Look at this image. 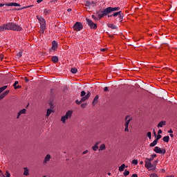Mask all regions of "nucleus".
<instances>
[{"mask_svg": "<svg viewBox=\"0 0 177 177\" xmlns=\"http://www.w3.org/2000/svg\"><path fill=\"white\" fill-rule=\"evenodd\" d=\"M84 26H82V24H81L80 22H76L73 26V30L75 31H81V30H82Z\"/></svg>", "mask_w": 177, "mask_h": 177, "instance_id": "obj_7", "label": "nucleus"}, {"mask_svg": "<svg viewBox=\"0 0 177 177\" xmlns=\"http://www.w3.org/2000/svg\"><path fill=\"white\" fill-rule=\"evenodd\" d=\"M5 175H6V177H10V174L8 171L6 172Z\"/></svg>", "mask_w": 177, "mask_h": 177, "instance_id": "obj_45", "label": "nucleus"}, {"mask_svg": "<svg viewBox=\"0 0 177 177\" xmlns=\"http://www.w3.org/2000/svg\"><path fill=\"white\" fill-rule=\"evenodd\" d=\"M154 159L153 158H145V161H148L149 162H151V161H153Z\"/></svg>", "mask_w": 177, "mask_h": 177, "instance_id": "obj_33", "label": "nucleus"}, {"mask_svg": "<svg viewBox=\"0 0 177 177\" xmlns=\"http://www.w3.org/2000/svg\"><path fill=\"white\" fill-rule=\"evenodd\" d=\"M157 143H158V141H157V140H155L153 142L150 144V147H154V146H156Z\"/></svg>", "mask_w": 177, "mask_h": 177, "instance_id": "obj_25", "label": "nucleus"}, {"mask_svg": "<svg viewBox=\"0 0 177 177\" xmlns=\"http://www.w3.org/2000/svg\"><path fill=\"white\" fill-rule=\"evenodd\" d=\"M78 70L77 69V68H72L71 69V72L72 73V74H77Z\"/></svg>", "mask_w": 177, "mask_h": 177, "instance_id": "obj_23", "label": "nucleus"}, {"mask_svg": "<svg viewBox=\"0 0 177 177\" xmlns=\"http://www.w3.org/2000/svg\"><path fill=\"white\" fill-rule=\"evenodd\" d=\"M163 141L166 143H168L169 142V136H165L163 137Z\"/></svg>", "mask_w": 177, "mask_h": 177, "instance_id": "obj_27", "label": "nucleus"}, {"mask_svg": "<svg viewBox=\"0 0 177 177\" xmlns=\"http://www.w3.org/2000/svg\"><path fill=\"white\" fill-rule=\"evenodd\" d=\"M117 10H120V8H118V7H115V8L108 7L106 9H104V10H99L97 12V17L99 19H102V17H104V16H107V15H109V13H111V12H115Z\"/></svg>", "mask_w": 177, "mask_h": 177, "instance_id": "obj_1", "label": "nucleus"}, {"mask_svg": "<svg viewBox=\"0 0 177 177\" xmlns=\"http://www.w3.org/2000/svg\"><path fill=\"white\" fill-rule=\"evenodd\" d=\"M166 177H174V175L167 176Z\"/></svg>", "mask_w": 177, "mask_h": 177, "instance_id": "obj_61", "label": "nucleus"}, {"mask_svg": "<svg viewBox=\"0 0 177 177\" xmlns=\"http://www.w3.org/2000/svg\"><path fill=\"white\" fill-rule=\"evenodd\" d=\"M100 143V142H97L95 145L97 146Z\"/></svg>", "mask_w": 177, "mask_h": 177, "instance_id": "obj_60", "label": "nucleus"}, {"mask_svg": "<svg viewBox=\"0 0 177 177\" xmlns=\"http://www.w3.org/2000/svg\"><path fill=\"white\" fill-rule=\"evenodd\" d=\"M88 98H87V97H86V95H85L84 97H82L81 102H85V100H88Z\"/></svg>", "mask_w": 177, "mask_h": 177, "instance_id": "obj_35", "label": "nucleus"}, {"mask_svg": "<svg viewBox=\"0 0 177 177\" xmlns=\"http://www.w3.org/2000/svg\"><path fill=\"white\" fill-rule=\"evenodd\" d=\"M6 30H9L8 24H4L0 26V32H2Z\"/></svg>", "mask_w": 177, "mask_h": 177, "instance_id": "obj_10", "label": "nucleus"}, {"mask_svg": "<svg viewBox=\"0 0 177 177\" xmlns=\"http://www.w3.org/2000/svg\"><path fill=\"white\" fill-rule=\"evenodd\" d=\"M86 21L90 28H91L92 30H96L97 28V25L93 23V21L90 19L86 18Z\"/></svg>", "mask_w": 177, "mask_h": 177, "instance_id": "obj_6", "label": "nucleus"}, {"mask_svg": "<svg viewBox=\"0 0 177 177\" xmlns=\"http://www.w3.org/2000/svg\"><path fill=\"white\" fill-rule=\"evenodd\" d=\"M50 12H51L50 10L47 9V8L44 9V15L45 16H48V15H50Z\"/></svg>", "mask_w": 177, "mask_h": 177, "instance_id": "obj_20", "label": "nucleus"}, {"mask_svg": "<svg viewBox=\"0 0 177 177\" xmlns=\"http://www.w3.org/2000/svg\"><path fill=\"white\" fill-rule=\"evenodd\" d=\"M147 136H148V138H149V139H151V132H148Z\"/></svg>", "mask_w": 177, "mask_h": 177, "instance_id": "obj_48", "label": "nucleus"}, {"mask_svg": "<svg viewBox=\"0 0 177 177\" xmlns=\"http://www.w3.org/2000/svg\"><path fill=\"white\" fill-rule=\"evenodd\" d=\"M71 8H68V10H67V12H71Z\"/></svg>", "mask_w": 177, "mask_h": 177, "instance_id": "obj_59", "label": "nucleus"}, {"mask_svg": "<svg viewBox=\"0 0 177 177\" xmlns=\"http://www.w3.org/2000/svg\"><path fill=\"white\" fill-rule=\"evenodd\" d=\"M23 55V52L22 51H19L17 54V56L20 58L21 57V56Z\"/></svg>", "mask_w": 177, "mask_h": 177, "instance_id": "obj_32", "label": "nucleus"}, {"mask_svg": "<svg viewBox=\"0 0 177 177\" xmlns=\"http://www.w3.org/2000/svg\"><path fill=\"white\" fill-rule=\"evenodd\" d=\"M85 95H86V93L85 92V91H82L81 92L80 96L81 97H83V96H85Z\"/></svg>", "mask_w": 177, "mask_h": 177, "instance_id": "obj_37", "label": "nucleus"}, {"mask_svg": "<svg viewBox=\"0 0 177 177\" xmlns=\"http://www.w3.org/2000/svg\"><path fill=\"white\" fill-rule=\"evenodd\" d=\"M165 124H166V122H165V121H161V122H160L158 124L157 127H158V128H162V126H163V125H165Z\"/></svg>", "mask_w": 177, "mask_h": 177, "instance_id": "obj_18", "label": "nucleus"}, {"mask_svg": "<svg viewBox=\"0 0 177 177\" xmlns=\"http://www.w3.org/2000/svg\"><path fill=\"white\" fill-rule=\"evenodd\" d=\"M128 175H129V171L125 170L124 172V176H128Z\"/></svg>", "mask_w": 177, "mask_h": 177, "instance_id": "obj_34", "label": "nucleus"}, {"mask_svg": "<svg viewBox=\"0 0 177 177\" xmlns=\"http://www.w3.org/2000/svg\"><path fill=\"white\" fill-rule=\"evenodd\" d=\"M9 92H10V91L6 90L3 93H2L0 95V100H2V99H4V97H6V96H8V95H9Z\"/></svg>", "mask_w": 177, "mask_h": 177, "instance_id": "obj_11", "label": "nucleus"}, {"mask_svg": "<svg viewBox=\"0 0 177 177\" xmlns=\"http://www.w3.org/2000/svg\"><path fill=\"white\" fill-rule=\"evenodd\" d=\"M155 165L151 164V162H148L147 160H145V168H147V169H150L151 171L156 169V164H157V160L154 162Z\"/></svg>", "mask_w": 177, "mask_h": 177, "instance_id": "obj_5", "label": "nucleus"}, {"mask_svg": "<svg viewBox=\"0 0 177 177\" xmlns=\"http://www.w3.org/2000/svg\"><path fill=\"white\" fill-rule=\"evenodd\" d=\"M160 139H161V135L158 134L156 137V139H155V140L158 142V140H160Z\"/></svg>", "mask_w": 177, "mask_h": 177, "instance_id": "obj_41", "label": "nucleus"}, {"mask_svg": "<svg viewBox=\"0 0 177 177\" xmlns=\"http://www.w3.org/2000/svg\"><path fill=\"white\" fill-rule=\"evenodd\" d=\"M86 153H88V151H85L83 152V154H86Z\"/></svg>", "mask_w": 177, "mask_h": 177, "instance_id": "obj_62", "label": "nucleus"}, {"mask_svg": "<svg viewBox=\"0 0 177 177\" xmlns=\"http://www.w3.org/2000/svg\"><path fill=\"white\" fill-rule=\"evenodd\" d=\"M120 13H121V11L116 12H114V13H113L112 15H111V16H113V17H115L118 16Z\"/></svg>", "mask_w": 177, "mask_h": 177, "instance_id": "obj_30", "label": "nucleus"}, {"mask_svg": "<svg viewBox=\"0 0 177 177\" xmlns=\"http://www.w3.org/2000/svg\"><path fill=\"white\" fill-rule=\"evenodd\" d=\"M131 177H138V174H133Z\"/></svg>", "mask_w": 177, "mask_h": 177, "instance_id": "obj_55", "label": "nucleus"}, {"mask_svg": "<svg viewBox=\"0 0 177 177\" xmlns=\"http://www.w3.org/2000/svg\"><path fill=\"white\" fill-rule=\"evenodd\" d=\"M104 92H107V91H109V87L107 86L104 87Z\"/></svg>", "mask_w": 177, "mask_h": 177, "instance_id": "obj_51", "label": "nucleus"}, {"mask_svg": "<svg viewBox=\"0 0 177 177\" xmlns=\"http://www.w3.org/2000/svg\"><path fill=\"white\" fill-rule=\"evenodd\" d=\"M168 132L169 133H172V130H169Z\"/></svg>", "mask_w": 177, "mask_h": 177, "instance_id": "obj_64", "label": "nucleus"}, {"mask_svg": "<svg viewBox=\"0 0 177 177\" xmlns=\"http://www.w3.org/2000/svg\"><path fill=\"white\" fill-rule=\"evenodd\" d=\"M37 20H39V22L40 24V30L39 32L40 34H44L45 32V30H46V21H45V19H44L42 17L37 16Z\"/></svg>", "mask_w": 177, "mask_h": 177, "instance_id": "obj_2", "label": "nucleus"}, {"mask_svg": "<svg viewBox=\"0 0 177 177\" xmlns=\"http://www.w3.org/2000/svg\"><path fill=\"white\" fill-rule=\"evenodd\" d=\"M26 113H27V110H26V109H21V110L19 111V112L18 113L17 118V119L20 118V115H21V114H26Z\"/></svg>", "mask_w": 177, "mask_h": 177, "instance_id": "obj_13", "label": "nucleus"}, {"mask_svg": "<svg viewBox=\"0 0 177 177\" xmlns=\"http://www.w3.org/2000/svg\"><path fill=\"white\" fill-rule=\"evenodd\" d=\"M97 100H99V95H96L94 99H93V101L92 102V104L93 106H95V104H97Z\"/></svg>", "mask_w": 177, "mask_h": 177, "instance_id": "obj_16", "label": "nucleus"}, {"mask_svg": "<svg viewBox=\"0 0 177 177\" xmlns=\"http://www.w3.org/2000/svg\"><path fill=\"white\" fill-rule=\"evenodd\" d=\"M9 92H10V91L6 90L3 93H2L0 95V100H2V99H4V97H6V96H8V95H9Z\"/></svg>", "mask_w": 177, "mask_h": 177, "instance_id": "obj_12", "label": "nucleus"}, {"mask_svg": "<svg viewBox=\"0 0 177 177\" xmlns=\"http://www.w3.org/2000/svg\"><path fill=\"white\" fill-rule=\"evenodd\" d=\"M50 114H52V109H47V113L46 115V117H49V115H50Z\"/></svg>", "mask_w": 177, "mask_h": 177, "instance_id": "obj_29", "label": "nucleus"}, {"mask_svg": "<svg viewBox=\"0 0 177 177\" xmlns=\"http://www.w3.org/2000/svg\"><path fill=\"white\" fill-rule=\"evenodd\" d=\"M153 151H155V153H157L158 154H165V153H167L165 149H161V148L158 147H155Z\"/></svg>", "mask_w": 177, "mask_h": 177, "instance_id": "obj_8", "label": "nucleus"}, {"mask_svg": "<svg viewBox=\"0 0 177 177\" xmlns=\"http://www.w3.org/2000/svg\"><path fill=\"white\" fill-rule=\"evenodd\" d=\"M49 160H50V155L48 154L44 159V163L46 164Z\"/></svg>", "mask_w": 177, "mask_h": 177, "instance_id": "obj_21", "label": "nucleus"}, {"mask_svg": "<svg viewBox=\"0 0 177 177\" xmlns=\"http://www.w3.org/2000/svg\"><path fill=\"white\" fill-rule=\"evenodd\" d=\"M24 80L26 81V82H28L30 81L28 78H27V77H24Z\"/></svg>", "mask_w": 177, "mask_h": 177, "instance_id": "obj_52", "label": "nucleus"}, {"mask_svg": "<svg viewBox=\"0 0 177 177\" xmlns=\"http://www.w3.org/2000/svg\"><path fill=\"white\" fill-rule=\"evenodd\" d=\"M8 30H11L12 31H22L23 28L17 24L10 22L8 23Z\"/></svg>", "mask_w": 177, "mask_h": 177, "instance_id": "obj_3", "label": "nucleus"}, {"mask_svg": "<svg viewBox=\"0 0 177 177\" xmlns=\"http://www.w3.org/2000/svg\"><path fill=\"white\" fill-rule=\"evenodd\" d=\"M51 60L53 63H57V62H59V57H57V56H53L51 57Z\"/></svg>", "mask_w": 177, "mask_h": 177, "instance_id": "obj_19", "label": "nucleus"}, {"mask_svg": "<svg viewBox=\"0 0 177 177\" xmlns=\"http://www.w3.org/2000/svg\"><path fill=\"white\" fill-rule=\"evenodd\" d=\"M126 122H125V129H124V132H129V129H128V127L129 125V123L131 122V118L129 117V115H127L126 116Z\"/></svg>", "mask_w": 177, "mask_h": 177, "instance_id": "obj_9", "label": "nucleus"}, {"mask_svg": "<svg viewBox=\"0 0 177 177\" xmlns=\"http://www.w3.org/2000/svg\"><path fill=\"white\" fill-rule=\"evenodd\" d=\"M24 175H25V176H28L29 175L28 169L27 167H24Z\"/></svg>", "mask_w": 177, "mask_h": 177, "instance_id": "obj_22", "label": "nucleus"}, {"mask_svg": "<svg viewBox=\"0 0 177 177\" xmlns=\"http://www.w3.org/2000/svg\"><path fill=\"white\" fill-rule=\"evenodd\" d=\"M150 177H158V175H157L156 174H151L149 176Z\"/></svg>", "mask_w": 177, "mask_h": 177, "instance_id": "obj_44", "label": "nucleus"}, {"mask_svg": "<svg viewBox=\"0 0 177 177\" xmlns=\"http://www.w3.org/2000/svg\"><path fill=\"white\" fill-rule=\"evenodd\" d=\"M118 21H120V23H122V19H124V15L122 13H120V15H118Z\"/></svg>", "mask_w": 177, "mask_h": 177, "instance_id": "obj_17", "label": "nucleus"}, {"mask_svg": "<svg viewBox=\"0 0 177 177\" xmlns=\"http://www.w3.org/2000/svg\"><path fill=\"white\" fill-rule=\"evenodd\" d=\"M151 157L154 160V158H156V157H157V154L154 153L151 155Z\"/></svg>", "mask_w": 177, "mask_h": 177, "instance_id": "obj_49", "label": "nucleus"}, {"mask_svg": "<svg viewBox=\"0 0 177 177\" xmlns=\"http://www.w3.org/2000/svg\"><path fill=\"white\" fill-rule=\"evenodd\" d=\"M104 50H106V49H104V48H101V52H104Z\"/></svg>", "mask_w": 177, "mask_h": 177, "instance_id": "obj_58", "label": "nucleus"}, {"mask_svg": "<svg viewBox=\"0 0 177 177\" xmlns=\"http://www.w3.org/2000/svg\"><path fill=\"white\" fill-rule=\"evenodd\" d=\"M52 49L53 50H56L57 49V46H58V44H57V41H53V42H52Z\"/></svg>", "mask_w": 177, "mask_h": 177, "instance_id": "obj_14", "label": "nucleus"}, {"mask_svg": "<svg viewBox=\"0 0 177 177\" xmlns=\"http://www.w3.org/2000/svg\"><path fill=\"white\" fill-rule=\"evenodd\" d=\"M92 19H93V20H100L99 18L96 17L95 15H92Z\"/></svg>", "mask_w": 177, "mask_h": 177, "instance_id": "obj_46", "label": "nucleus"}, {"mask_svg": "<svg viewBox=\"0 0 177 177\" xmlns=\"http://www.w3.org/2000/svg\"><path fill=\"white\" fill-rule=\"evenodd\" d=\"M19 84V82H17V81H15V83H14V84H13V86L15 87V86H17V84Z\"/></svg>", "mask_w": 177, "mask_h": 177, "instance_id": "obj_50", "label": "nucleus"}, {"mask_svg": "<svg viewBox=\"0 0 177 177\" xmlns=\"http://www.w3.org/2000/svg\"><path fill=\"white\" fill-rule=\"evenodd\" d=\"M20 88H21V86H20V85L15 86H14V88H15V89H20Z\"/></svg>", "mask_w": 177, "mask_h": 177, "instance_id": "obj_47", "label": "nucleus"}, {"mask_svg": "<svg viewBox=\"0 0 177 177\" xmlns=\"http://www.w3.org/2000/svg\"><path fill=\"white\" fill-rule=\"evenodd\" d=\"M44 0H37V3H41V2H42Z\"/></svg>", "mask_w": 177, "mask_h": 177, "instance_id": "obj_56", "label": "nucleus"}, {"mask_svg": "<svg viewBox=\"0 0 177 177\" xmlns=\"http://www.w3.org/2000/svg\"><path fill=\"white\" fill-rule=\"evenodd\" d=\"M104 149H106V145L104 144H102L100 146V150H104Z\"/></svg>", "mask_w": 177, "mask_h": 177, "instance_id": "obj_31", "label": "nucleus"}, {"mask_svg": "<svg viewBox=\"0 0 177 177\" xmlns=\"http://www.w3.org/2000/svg\"><path fill=\"white\" fill-rule=\"evenodd\" d=\"M6 6H20V4L17 3H6Z\"/></svg>", "mask_w": 177, "mask_h": 177, "instance_id": "obj_15", "label": "nucleus"}, {"mask_svg": "<svg viewBox=\"0 0 177 177\" xmlns=\"http://www.w3.org/2000/svg\"><path fill=\"white\" fill-rule=\"evenodd\" d=\"M125 169V164H122L120 167H119V171L122 172Z\"/></svg>", "mask_w": 177, "mask_h": 177, "instance_id": "obj_24", "label": "nucleus"}, {"mask_svg": "<svg viewBox=\"0 0 177 177\" xmlns=\"http://www.w3.org/2000/svg\"><path fill=\"white\" fill-rule=\"evenodd\" d=\"M158 133V135H160V133H162V131L161 129H159Z\"/></svg>", "mask_w": 177, "mask_h": 177, "instance_id": "obj_54", "label": "nucleus"}, {"mask_svg": "<svg viewBox=\"0 0 177 177\" xmlns=\"http://www.w3.org/2000/svg\"><path fill=\"white\" fill-rule=\"evenodd\" d=\"M75 103H76V104H81L82 103V101H81V100H77L75 101Z\"/></svg>", "mask_w": 177, "mask_h": 177, "instance_id": "obj_43", "label": "nucleus"}, {"mask_svg": "<svg viewBox=\"0 0 177 177\" xmlns=\"http://www.w3.org/2000/svg\"><path fill=\"white\" fill-rule=\"evenodd\" d=\"M91 6H92L93 8H95V6H96V2H94V1L91 2Z\"/></svg>", "mask_w": 177, "mask_h": 177, "instance_id": "obj_40", "label": "nucleus"}, {"mask_svg": "<svg viewBox=\"0 0 177 177\" xmlns=\"http://www.w3.org/2000/svg\"><path fill=\"white\" fill-rule=\"evenodd\" d=\"M8 86H3L2 87L0 88V93H2V92H3V91H5L6 89H7Z\"/></svg>", "mask_w": 177, "mask_h": 177, "instance_id": "obj_28", "label": "nucleus"}, {"mask_svg": "<svg viewBox=\"0 0 177 177\" xmlns=\"http://www.w3.org/2000/svg\"><path fill=\"white\" fill-rule=\"evenodd\" d=\"M73 115V111H68L64 116H62L61 118L62 122L63 124H66V120H68V118H71V116Z\"/></svg>", "mask_w": 177, "mask_h": 177, "instance_id": "obj_4", "label": "nucleus"}, {"mask_svg": "<svg viewBox=\"0 0 177 177\" xmlns=\"http://www.w3.org/2000/svg\"><path fill=\"white\" fill-rule=\"evenodd\" d=\"M85 6H88V8H91V1H86L85 3Z\"/></svg>", "mask_w": 177, "mask_h": 177, "instance_id": "obj_38", "label": "nucleus"}, {"mask_svg": "<svg viewBox=\"0 0 177 177\" xmlns=\"http://www.w3.org/2000/svg\"><path fill=\"white\" fill-rule=\"evenodd\" d=\"M2 6H6V3H0V8H2Z\"/></svg>", "mask_w": 177, "mask_h": 177, "instance_id": "obj_53", "label": "nucleus"}, {"mask_svg": "<svg viewBox=\"0 0 177 177\" xmlns=\"http://www.w3.org/2000/svg\"><path fill=\"white\" fill-rule=\"evenodd\" d=\"M86 106V104H82L81 107H85Z\"/></svg>", "mask_w": 177, "mask_h": 177, "instance_id": "obj_57", "label": "nucleus"}, {"mask_svg": "<svg viewBox=\"0 0 177 177\" xmlns=\"http://www.w3.org/2000/svg\"><path fill=\"white\" fill-rule=\"evenodd\" d=\"M132 164H134V165H138V160L136 159L133 160Z\"/></svg>", "mask_w": 177, "mask_h": 177, "instance_id": "obj_39", "label": "nucleus"}, {"mask_svg": "<svg viewBox=\"0 0 177 177\" xmlns=\"http://www.w3.org/2000/svg\"><path fill=\"white\" fill-rule=\"evenodd\" d=\"M140 165H142L143 161H140Z\"/></svg>", "mask_w": 177, "mask_h": 177, "instance_id": "obj_63", "label": "nucleus"}, {"mask_svg": "<svg viewBox=\"0 0 177 177\" xmlns=\"http://www.w3.org/2000/svg\"><path fill=\"white\" fill-rule=\"evenodd\" d=\"M99 149V147H97V145H94L93 147V150H94V151H96L97 149Z\"/></svg>", "mask_w": 177, "mask_h": 177, "instance_id": "obj_36", "label": "nucleus"}, {"mask_svg": "<svg viewBox=\"0 0 177 177\" xmlns=\"http://www.w3.org/2000/svg\"><path fill=\"white\" fill-rule=\"evenodd\" d=\"M108 27H109L110 28H112V30H115V28H117V26H115V25L113 24H109L108 25Z\"/></svg>", "mask_w": 177, "mask_h": 177, "instance_id": "obj_26", "label": "nucleus"}, {"mask_svg": "<svg viewBox=\"0 0 177 177\" xmlns=\"http://www.w3.org/2000/svg\"><path fill=\"white\" fill-rule=\"evenodd\" d=\"M86 97L87 99H89V97H91V92H88L87 94L86 95Z\"/></svg>", "mask_w": 177, "mask_h": 177, "instance_id": "obj_42", "label": "nucleus"}]
</instances>
